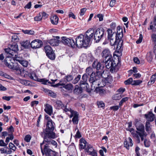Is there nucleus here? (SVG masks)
<instances>
[{"label": "nucleus", "mask_w": 156, "mask_h": 156, "mask_svg": "<svg viewBox=\"0 0 156 156\" xmlns=\"http://www.w3.org/2000/svg\"><path fill=\"white\" fill-rule=\"evenodd\" d=\"M107 30L108 39L111 46H114L117 50L121 49L123 45V41L121 39L123 37L122 30Z\"/></svg>", "instance_id": "f257e3e1"}, {"label": "nucleus", "mask_w": 156, "mask_h": 156, "mask_svg": "<svg viewBox=\"0 0 156 156\" xmlns=\"http://www.w3.org/2000/svg\"><path fill=\"white\" fill-rule=\"evenodd\" d=\"M86 73L88 76L90 75V77L89 81L92 90H94L100 86V81L98 77L97 76V72L95 73L93 71L90 67L87 68L86 70Z\"/></svg>", "instance_id": "f03ea898"}, {"label": "nucleus", "mask_w": 156, "mask_h": 156, "mask_svg": "<svg viewBox=\"0 0 156 156\" xmlns=\"http://www.w3.org/2000/svg\"><path fill=\"white\" fill-rule=\"evenodd\" d=\"M90 38H87L84 35L80 34L76 38V45L79 48L87 47L91 44Z\"/></svg>", "instance_id": "7ed1b4c3"}, {"label": "nucleus", "mask_w": 156, "mask_h": 156, "mask_svg": "<svg viewBox=\"0 0 156 156\" xmlns=\"http://www.w3.org/2000/svg\"><path fill=\"white\" fill-rule=\"evenodd\" d=\"M56 137V134L54 132L44 135V140L42 143L43 144L44 142H46L48 143L47 144L48 146L49 145L51 144L53 145L55 148H56L58 145L57 142L55 140L51 139H55Z\"/></svg>", "instance_id": "20e7f679"}, {"label": "nucleus", "mask_w": 156, "mask_h": 156, "mask_svg": "<svg viewBox=\"0 0 156 156\" xmlns=\"http://www.w3.org/2000/svg\"><path fill=\"white\" fill-rule=\"evenodd\" d=\"M45 119L47 121L46 127L44 134V135H46L53 132V131L55 128V124L48 115L45 116Z\"/></svg>", "instance_id": "39448f33"}, {"label": "nucleus", "mask_w": 156, "mask_h": 156, "mask_svg": "<svg viewBox=\"0 0 156 156\" xmlns=\"http://www.w3.org/2000/svg\"><path fill=\"white\" fill-rule=\"evenodd\" d=\"M12 60H14V59L9 57L7 58L4 60L5 64L9 68L16 71L17 72V73L20 74L21 73V69L17 63H13L12 62H11V63L10 62H7L8 60L9 62H11Z\"/></svg>", "instance_id": "423d86ee"}, {"label": "nucleus", "mask_w": 156, "mask_h": 156, "mask_svg": "<svg viewBox=\"0 0 156 156\" xmlns=\"http://www.w3.org/2000/svg\"><path fill=\"white\" fill-rule=\"evenodd\" d=\"M105 65L107 69L110 68V71L112 73L115 72V67L117 65L115 62L114 61L112 58L110 59H106L104 60Z\"/></svg>", "instance_id": "0eeeda50"}, {"label": "nucleus", "mask_w": 156, "mask_h": 156, "mask_svg": "<svg viewBox=\"0 0 156 156\" xmlns=\"http://www.w3.org/2000/svg\"><path fill=\"white\" fill-rule=\"evenodd\" d=\"M43 145L42 143L41 144V152L43 155L44 154L45 152L47 156H56L57 153L55 151L52 150L50 148H49V146L47 144H45L44 146V150L43 151L42 145Z\"/></svg>", "instance_id": "6e6552de"}, {"label": "nucleus", "mask_w": 156, "mask_h": 156, "mask_svg": "<svg viewBox=\"0 0 156 156\" xmlns=\"http://www.w3.org/2000/svg\"><path fill=\"white\" fill-rule=\"evenodd\" d=\"M5 50L7 53L13 56L14 54L16 53L19 50L18 45L16 44L9 45V47L5 49Z\"/></svg>", "instance_id": "1a4fd4ad"}, {"label": "nucleus", "mask_w": 156, "mask_h": 156, "mask_svg": "<svg viewBox=\"0 0 156 156\" xmlns=\"http://www.w3.org/2000/svg\"><path fill=\"white\" fill-rule=\"evenodd\" d=\"M137 130L139 132L136 131V133L141 138V140H144V134L145 131L144 130V126L141 123H137L136 125Z\"/></svg>", "instance_id": "9d476101"}, {"label": "nucleus", "mask_w": 156, "mask_h": 156, "mask_svg": "<svg viewBox=\"0 0 156 156\" xmlns=\"http://www.w3.org/2000/svg\"><path fill=\"white\" fill-rule=\"evenodd\" d=\"M44 49L47 56L50 59L53 60L55 59V55L51 48L49 45L45 46Z\"/></svg>", "instance_id": "9b49d317"}, {"label": "nucleus", "mask_w": 156, "mask_h": 156, "mask_svg": "<svg viewBox=\"0 0 156 156\" xmlns=\"http://www.w3.org/2000/svg\"><path fill=\"white\" fill-rule=\"evenodd\" d=\"M104 34V30H96L94 34V39L95 42L96 43L99 42Z\"/></svg>", "instance_id": "f8f14e48"}, {"label": "nucleus", "mask_w": 156, "mask_h": 156, "mask_svg": "<svg viewBox=\"0 0 156 156\" xmlns=\"http://www.w3.org/2000/svg\"><path fill=\"white\" fill-rule=\"evenodd\" d=\"M101 55L104 60L109 59L112 58L111 53L108 49H105L103 50L102 52Z\"/></svg>", "instance_id": "ddd939ff"}, {"label": "nucleus", "mask_w": 156, "mask_h": 156, "mask_svg": "<svg viewBox=\"0 0 156 156\" xmlns=\"http://www.w3.org/2000/svg\"><path fill=\"white\" fill-rule=\"evenodd\" d=\"M80 148L81 149H85L86 151L87 149L89 148L88 146L91 145L87 143L85 140L83 138H81L80 140Z\"/></svg>", "instance_id": "4468645a"}, {"label": "nucleus", "mask_w": 156, "mask_h": 156, "mask_svg": "<svg viewBox=\"0 0 156 156\" xmlns=\"http://www.w3.org/2000/svg\"><path fill=\"white\" fill-rule=\"evenodd\" d=\"M92 67L96 69L97 70H102L104 68L103 66L101 65V63L97 61H94L92 65Z\"/></svg>", "instance_id": "2eb2a0df"}, {"label": "nucleus", "mask_w": 156, "mask_h": 156, "mask_svg": "<svg viewBox=\"0 0 156 156\" xmlns=\"http://www.w3.org/2000/svg\"><path fill=\"white\" fill-rule=\"evenodd\" d=\"M109 73L107 71L103 70V72L101 71H98L97 72V76L98 77V79L99 80V78L101 76L105 80L106 79L109 75H108ZM100 81V80H99Z\"/></svg>", "instance_id": "dca6fc26"}, {"label": "nucleus", "mask_w": 156, "mask_h": 156, "mask_svg": "<svg viewBox=\"0 0 156 156\" xmlns=\"http://www.w3.org/2000/svg\"><path fill=\"white\" fill-rule=\"evenodd\" d=\"M124 146L127 149H129L130 147H132L133 145L132 140L130 137H129L127 139H125L124 142Z\"/></svg>", "instance_id": "f3484780"}, {"label": "nucleus", "mask_w": 156, "mask_h": 156, "mask_svg": "<svg viewBox=\"0 0 156 156\" xmlns=\"http://www.w3.org/2000/svg\"><path fill=\"white\" fill-rule=\"evenodd\" d=\"M88 75L87 74H84L82 76V80L80 82V85L81 86L82 85H86V87L87 88L89 87V85L87 83Z\"/></svg>", "instance_id": "a211bd4d"}, {"label": "nucleus", "mask_w": 156, "mask_h": 156, "mask_svg": "<svg viewBox=\"0 0 156 156\" xmlns=\"http://www.w3.org/2000/svg\"><path fill=\"white\" fill-rule=\"evenodd\" d=\"M70 118L73 117L72 119V121L74 124H77L78 123V113L75 112L72 113L71 115H70Z\"/></svg>", "instance_id": "6ab92c4d"}, {"label": "nucleus", "mask_w": 156, "mask_h": 156, "mask_svg": "<svg viewBox=\"0 0 156 156\" xmlns=\"http://www.w3.org/2000/svg\"><path fill=\"white\" fill-rule=\"evenodd\" d=\"M88 147L89 148L87 149L86 151L89 152V154L92 156H97V151L93 148L92 146L91 145Z\"/></svg>", "instance_id": "aec40b11"}, {"label": "nucleus", "mask_w": 156, "mask_h": 156, "mask_svg": "<svg viewBox=\"0 0 156 156\" xmlns=\"http://www.w3.org/2000/svg\"><path fill=\"white\" fill-rule=\"evenodd\" d=\"M94 30H87L84 35L87 38H90L91 42L92 38L94 35Z\"/></svg>", "instance_id": "412c9836"}, {"label": "nucleus", "mask_w": 156, "mask_h": 156, "mask_svg": "<svg viewBox=\"0 0 156 156\" xmlns=\"http://www.w3.org/2000/svg\"><path fill=\"white\" fill-rule=\"evenodd\" d=\"M31 47L34 49L39 48V40L36 39L32 41L30 44Z\"/></svg>", "instance_id": "4be33fe9"}, {"label": "nucleus", "mask_w": 156, "mask_h": 156, "mask_svg": "<svg viewBox=\"0 0 156 156\" xmlns=\"http://www.w3.org/2000/svg\"><path fill=\"white\" fill-rule=\"evenodd\" d=\"M50 19L51 23L53 24L57 25L58 24L59 18L57 15H52L50 18Z\"/></svg>", "instance_id": "5701e85b"}, {"label": "nucleus", "mask_w": 156, "mask_h": 156, "mask_svg": "<svg viewBox=\"0 0 156 156\" xmlns=\"http://www.w3.org/2000/svg\"><path fill=\"white\" fill-rule=\"evenodd\" d=\"M144 115L145 118L147 119V121H148L149 122H152L154 119V115L152 112H149L148 114H145Z\"/></svg>", "instance_id": "b1692460"}, {"label": "nucleus", "mask_w": 156, "mask_h": 156, "mask_svg": "<svg viewBox=\"0 0 156 156\" xmlns=\"http://www.w3.org/2000/svg\"><path fill=\"white\" fill-rule=\"evenodd\" d=\"M44 111L47 114L51 115L53 112L52 107L49 104H46Z\"/></svg>", "instance_id": "393cba45"}, {"label": "nucleus", "mask_w": 156, "mask_h": 156, "mask_svg": "<svg viewBox=\"0 0 156 156\" xmlns=\"http://www.w3.org/2000/svg\"><path fill=\"white\" fill-rule=\"evenodd\" d=\"M59 41L57 39H53L48 40V43L52 46H58L59 43Z\"/></svg>", "instance_id": "a878e982"}, {"label": "nucleus", "mask_w": 156, "mask_h": 156, "mask_svg": "<svg viewBox=\"0 0 156 156\" xmlns=\"http://www.w3.org/2000/svg\"><path fill=\"white\" fill-rule=\"evenodd\" d=\"M83 89L81 87H80L78 85H76L75 87V89L73 90V92L76 94H79L82 93Z\"/></svg>", "instance_id": "bb28decb"}, {"label": "nucleus", "mask_w": 156, "mask_h": 156, "mask_svg": "<svg viewBox=\"0 0 156 156\" xmlns=\"http://www.w3.org/2000/svg\"><path fill=\"white\" fill-rule=\"evenodd\" d=\"M62 109L67 114L69 115V113H70V115H71L72 113L75 112L72 110V109L69 107H67V105L64 106Z\"/></svg>", "instance_id": "cd10ccee"}, {"label": "nucleus", "mask_w": 156, "mask_h": 156, "mask_svg": "<svg viewBox=\"0 0 156 156\" xmlns=\"http://www.w3.org/2000/svg\"><path fill=\"white\" fill-rule=\"evenodd\" d=\"M104 81L105 82V85H108L109 84L112 83V82L113 81L112 77L109 75Z\"/></svg>", "instance_id": "c85d7f7f"}, {"label": "nucleus", "mask_w": 156, "mask_h": 156, "mask_svg": "<svg viewBox=\"0 0 156 156\" xmlns=\"http://www.w3.org/2000/svg\"><path fill=\"white\" fill-rule=\"evenodd\" d=\"M145 129L147 132L148 133H151V125L150 124V122L148 121H147L145 124Z\"/></svg>", "instance_id": "c756f323"}, {"label": "nucleus", "mask_w": 156, "mask_h": 156, "mask_svg": "<svg viewBox=\"0 0 156 156\" xmlns=\"http://www.w3.org/2000/svg\"><path fill=\"white\" fill-rule=\"evenodd\" d=\"M66 83V79L64 78L63 79L60 80L59 83L56 84L52 85V86L54 87H57L59 86H62L63 87Z\"/></svg>", "instance_id": "7c9ffc66"}, {"label": "nucleus", "mask_w": 156, "mask_h": 156, "mask_svg": "<svg viewBox=\"0 0 156 156\" xmlns=\"http://www.w3.org/2000/svg\"><path fill=\"white\" fill-rule=\"evenodd\" d=\"M28 76L31 79L35 81H39V79L38 76H37L36 74L34 73H29L28 74Z\"/></svg>", "instance_id": "2f4dec72"}, {"label": "nucleus", "mask_w": 156, "mask_h": 156, "mask_svg": "<svg viewBox=\"0 0 156 156\" xmlns=\"http://www.w3.org/2000/svg\"><path fill=\"white\" fill-rule=\"evenodd\" d=\"M62 42L64 44L68 45V44H70L69 42H71V39L65 37H62Z\"/></svg>", "instance_id": "473e14b6"}, {"label": "nucleus", "mask_w": 156, "mask_h": 156, "mask_svg": "<svg viewBox=\"0 0 156 156\" xmlns=\"http://www.w3.org/2000/svg\"><path fill=\"white\" fill-rule=\"evenodd\" d=\"M21 45L24 48H27L30 47V41L28 40H27L21 43Z\"/></svg>", "instance_id": "72a5a7b5"}, {"label": "nucleus", "mask_w": 156, "mask_h": 156, "mask_svg": "<svg viewBox=\"0 0 156 156\" xmlns=\"http://www.w3.org/2000/svg\"><path fill=\"white\" fill-rule=\"evenodd\" d=\"M156 79V73L152 75L150 81L148 82V84L150 85L154 83Z\"/></svg>", "instance_id": "f704fd0d"}, {"label": "nucleus", "mask_w": 156, "mask_h": 156, "mask_svg": "<svg viewBox=\"0 0 156 156\" xmlns=\"http://www.w3.org/2000/svg\"><path fill=\"white\" fill-rule=\"evenodd\" d=\"M150 29H156V16L154 17L153 23L151 22L150 25Z\"/></svg>", "instance_id": "c9c22d12"}, {"label": "nucleus", "mask_w": 156, "mask_h": 156, "mask_svg": "<svg viewBox=\"0 0 156 156\" xmlns=\"http://www.w3.org/2000/svg\"><path fill=\"white\" fill-rule=\"evenodd\" d=\"M55 103V105H57L58 109H60V108L62 109L64 106V105L60 101H56Z\"/></svg>", "instance_id": "e433bc0d"}, {"label": "nucleus", "mask_w": 156, "mask_h": 156, "mask_svg": "<svg viewBox=\"0 0 156 156\" xmlns=\"http://www.w3.org/2000/svg\"><path fill=\"white\" fill-rule=\"evenodd\" d=\"M63 87L68 90H72L73 87V85L71 83L65 84Z\"/></svg>", "instance_id": "4c0bfd02"}, {"label": "nucleus", "mask_w": 156, "mask_h": 156, "mask_svg": "<svg viewBox=\"0 0 156 156\" xmlns=\"http://www.w3.org/2000/svg\"><path fill=\"white\" fill-rule=\"evenodd\" d=\"M129 131L131 133V134L133 137H136L138 139H139V136L138 135H137V134L136 133V131L135 132H134V131L133 129H130L129 130Z\"/></svg>", "instance_id": "58836bf2"}, {"label": "nucleus", "mask_w": 156, "mask_h": 156, "mask_svg": "<svg viewBox=\"0 0 156 156\" xmlns=\"http://www.w3.org/2000/svg\"><path fill=\"white\" fill-rule=\"evenodd\" d=\"M42 17L40 18V21L42 19L45 20L48 17V15L45 12H42L41 13Z\"/></svg>", "instance_id": "ea45409f"}, {"label": "nucleus", "mask_w": 156, "mask_h": 156, "mask_svg": "<svg viewBox=\"0 0 156 156\" xmlns=\"http://www.w3.org/2000/svg\"><path fill=\"white\" fill-rule=\"evenodd\" d=\"M72 151L69 153L70 156H77L76 150L74 148L71 149Z\"/></svg>", "instance_id": "a19ab883"}, {"label": "nucleus", "mask_w": 156, "mask_h": 156, "mask_svg": "<svg viewBox=\"0 0 156 156\" xmlns=\"http://www.w3.org/2000/svg\"><path fill=\"white\" fill-rule=\"evenodd\" d=\"M102 149L100 150L99 153L101 156H105L104 154V152L106 153L107 152V149L104 147H102Z\"/></svg>", "instance_id": "79ce46f5"}, {"label": "nucleus", "mask_w": 156, "mask_h": 156, "mask_svg": "<svg viewBox=\"0 0 156 156\" xmlns=\"http://www.w3.org/2000/svg\"><path fill=\"white\" fill-rule=\"evenodd\" d=\"M22 31L25 34L33 35L34 34V31L31 30H22Z\"/></svg>", "instance_id": "37998d69"}, {"label": "nucleus", "mask_w": 156, "mask_h": 156, "mask_svg": "<svg viewBox=\"0 0 156 156\" xmlns=\"http://www.w3.org/2000/svg\"><path fill=\"white\" fill-rule=\"evenodd\" d=\"M142 80H134L133 81L132 85H138L142 83Z\"/></svg>", "instance_id": "c03bdc74"}, {"label": "nucleus", "mask_w": 156, "mask_h": 156, "mask_svg": "<svg viewBox=\"0 0 156 156\" xmlns=\"http://www.w3.org/2000/svg\"><path fill=\"white\" fill-rule=\"evenodd\" d=\"M152 56L151 52H149L147 53L146 58L147 60L149 62H151L152 59Z\"/></svg>", "instance_id": "a18cd8bd"}, {"label": "nucleus", "mask_w": 156, "mask_h": 156, "mask_svg": "<svg viewBox=\"0 0 156 156\" xmlns=\"http://www.w3.org/2000/svg\"><path fill=\"white\" fill-rule=\"evenodd\" d=\"M128 98H129L128 97H125L123 98L119 103V107H120L122 105L123 103L127 101L128 100Z\"/></svg>", "instance_id": "49530a36"}, {"label": "nucleus", "mask_w": 156, "mask_h": 156, "mask_svg": "<svg viewBox=\"0 0 156 156\" xmlns=\"http://www.w3.org/2000/svg\"><path fill=\"white\" fill-rule=\"evenodd\" d=\"M40 82H41L42 83L44 84H47V83H51L48 81V80H46L44 79H40Z\"/></svg>", "instance_id": "de8ad7c7"}, {"label": "nucleus", "mask_w": 156, "mask_h": 156, "mask_svg": "<svg viewBox=\"0 0 156 156\" xmlns=\"http://www.w3.org/2000/svg\"><path fill=\"white\" fill-rule=\"evenodd\" d=\"M64 78L66 79L67 82H69L71 81L73 78L72 75H69L66 76Z\"/></svg>", "instance_id": "09e8293b"}, {"label": "nucleus", "mask_w": 156, "mask_h": 156, "mask_svg": "<svg viewBox=\"0 0 156 156\" xmlns=\"http://www.w3.org/2000/svg\"><path fill=\"white\" fill-rule=\"evenodd\" d=\"M97 105L99 108H104L105 107V104L102 101H98L97 102Z\"/></svg>", "instance_id": "8fccbe9b"}, {"label": "nucleus", "mask_w": 156, "mask_h": 156, "mask_svg": "<svg viewBox=\"0 0 156 156\" xmlns=\"http://www.w3.org/2000/svg\"><path fill=\"white\" fill-rule=\"evenodd\" d=\"M20 63L24 67H27L28 66V62L27 61L23 59Z\"/></svg>", "instance_id": "3c124183"}, {"label": "nucleus", "mask_w": 156, "mask_h": 156, "mask_svg": "<svg viewBox=\"0 0 156 156\" xmlns=\"http://www.w3.org/2000/svg\"><path fill=\"white\" fill-rule=\"evenodd\" d=\"M9 147L10 149H12L13 151H15L16 149V147L12 143H9Z\"/></svg>", "instance_id": "603ef678"}, {"label": "nucleus", "mask_w": 156, "mask_h": 156, "mask_svg": "<svg viewBox=\"0 0 156 156\" xmlns=\"http://www.w3.org/2000/svg\"><path fill=\"white\" fill-rule=\"evenodd\" d=\"M145 146L146 147H148L150 145V141L147 140L145 139L144 141Z\"/></svg>", "instance_id": "864d4df0"}, {"label": "nucleus", "mask_w": 156, "mask_h": 156, "mask_svg": "<svg viewBox=\"0 0 156 156\" xmlns=\"http://www.w3.org/2000/svg\"><path fill=\"white\" fill-rule=\"evenodd\" d=\"M81 78V75H79L76 77L75 78L73 81V83L74 84H76L78 83Z\"/></svg>", "instance_id": "5fc2aeb1"}, {"label": "nucleus", "mask_w": 156, "mask_h": 156, "mask_svg": "<svg viewBox=\"0 0 156 156\" xmlns=\"http://www.w3.org/2000/svg\"><path fill=\"white\" fill-rule=\"evenodd\" d=\"M31 139V136L30 135H26L24 138V140L27 142H29Z\"/></svg>", "instance_id": "6e6d98bb"}, {"label": "nucleus", "mask_w": 156, "mask_h": 156, "mask_svg": "<svg viewBox=\"0 0 156 156\" xmlns=\"http://www.w3.org/2000/svg\"><path fill=\"white\" fill-rule=\"evenodd\" d=\"M133 79L132 78H130L128 79L127 80H126L124 83L125 84L127 85L131 83H133Z\"/></svg>", "instance_id": "4d7b16f0"}, {"label": "nucleus", "mask_w": 156, "mask_h": 156, "mask_svg": "<svg viewBox=\"0 0 156 156\" xmlns=\"http://www.w3.org/2000/svg\"><path fill=\"white\" fill-rule=\"evenodd\" d=\"M86 10L87 9L85 8L81 9L80 10V15L81 16L83 15L86 12Z\"/></svg>", "instance_id": "13d9d810"}, {"label": "nucleus", "mask_w": 156, "mask_h": 156, "mask_svg": "<svg viewBox=\"0 0 156 156\" xmlns=\"http://www.w3.org/2000/svg\"><path fill=\"white\" fill-rule=\"evenodd\" d=\"M49 96H50L53 98H55L56 96V94L53 92L52 91L50 90L48 94Z\"/></svg>", "instance_id": "bf43d9fd"}, {"label": "nucleus", "mask_w": 156, "mask_h": 156, "mask_svg": "<svg viewBox=\"0 0 156 156\" xmlns=\"http://www.w3.org/2000/svg\"><path fill=\"white\" fill-rule=\"evenodd\" d=\"M23 59H24L22 57L18 56L15 58L14 60H16V61L20 63Z\"/></svg>", "instance_id": "052dcab7"}, {"label": "nucleus", "mask_w": 156, "mask_h": 156, "mask_svg": "<svg viewBox=\"0 0 156 156\" xmlns=\"http://www.w3.org/2000/svg\"><path fill=\"white\" fill-rule=\"evenodd\" d=\"M19 40L18 37L16 35H14L12 36V41L13 42H16Z\"/></svg>", "instance_id": "680f3d73"}, {"label": "nucleus", "mask_w": 156, "mask_h": 156, "mask_svg": "<svg viewBox=\"0 0 156 156\" xmlns=\"http://www.w3.org/2000/svg\"><path fill=\"white\" fill-rule=\"evenodd\" d=\"M121 95L119 94H117L115 95L113 97V99L115 100H119L121 98Z\"/></svg>", "instance_id": "e2e57ef3"}, {"label": "nucleus", "mask_w": 156, "mask_h": 156, "mask_svg": "<svg viewBox=\"0 0 156 156\" xmlns=\"http://www.w3.org/2000/svg\"><path fill=\"white\" fill-rule=\"evenodd\" d=\"M39 103L38 101H32L31 103V106L32 107L36 106Z\"/></svg>", "instance_id": "0e129e2a"}, {"label": "nucleus", "mask_w": 156, "mask_h": 156, "mask_svg": "<svg viewBox=\"0 0 156 156\" xmlns=\"http://www.w3.org/2000/svg\"><path fill=\"white\" fill-rule=\"evenodd\" d=\"M71 42H69L70 44H68L69 46H71L72 47H75V46L76 45V44L74 41L73 40L71 39Z\"/></svg>", "instance_id": "69168bd1"}, {"label": "nucleus", "mask_w": 156, "mask_h": 156, "mask_svg": "<svg viewBox=\"0 0 156 156\" xmlns=\"http://www.w3.org/2000/svg\"><path fill=\"white\" fill-rule=\"evenodd\" d=\"M119 107V106L117 105L112 106L110 107V109L111 110H112L114 111H115L118 110Z\"/></svg>", "instance_id": "338daca9"}, {"label": "nucleus", "mask_w": 156, "mask_h": 156, "mask_svg": "<svg viewBox=\"0 0 156 156\" xmlns=\"http://www.w3.org/2000/svg\"><path fill=\"white\" fill-rule=\"evenodd\" d=\"M7 144L5 143L3 140H0V146L2 147H6L7 146Z\"/></svg>", "instance_id": "774afa93"}]
</instances>
